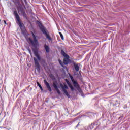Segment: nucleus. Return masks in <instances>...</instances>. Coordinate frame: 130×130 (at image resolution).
<instances>
[{
  "mask_svg": "<svg viewBox=\"0 0 130 130\" xmlns=\"http://www.w3.org/2000/svg\"><path fill=\"white\" fill-rule=\"evenodd\" d=\"M28 51H29V53L31 54V50L28 49Z\"/></svg>",
  "mask_w": 130,
  "mask_h": 130,
  "instance_id": "obj_23",
  "label": "nucleus"
},
{
  "mask_svg": "<svg viewBox=\"0 0 130 130\" xmlns=\"http://www.w3.org/2000/svg\"><path fill=\"white\" fill-rule=\"evenodd\" d=\"M44 47L45 48V50H46V52L48 53L49 52V46L46 45V44L44 45Z\"/></svg>",
  "mask_w": 130,
  "mask_h": 130,
  "instance_id": "obj_12",
  "label": "nucleus"
},
{
  "mask_svg": "<svg viewBox=\"0 0 130 130\" xmlns=\"http://www.w3.org/2000/svg\"><path fill=\"white\" fill-rule=\"evenodd\" d=\"M61 54L64 58L63 59V62L61 61V60H60V59H58V61L60 66H61V67H63L64 64H69V62L71 61V60H70V56H69V55L66 53L63 50H61Z\"/></svg>",
  "mask_w": 130,
  "mask_h": 130,
  "instance_id": "obj_1",
  "label": "nucleus"
},
{
  "mask_svg": "<svg viewBox=\"0 0 130 130\" xmlns=\"http://www.w3.org/2000/svg\"><path fill=\"white\" fill-rule=\"evenodd\" d=\"M96 124L95 123H92L89 125V128L90 130L94 129V126H95Z\"/></svg>",
  "mask_w": 130,
  "mask_h": 130,
  "instance_id": "obj_14",
  "label": "nucleus"
},
{
  "mask_svg": "<svg viewBox=\"0 0 130 130\" xmlns=\"http://www.w3.org/2000/svg\"><path fill=\"white\" fill-rule=\"evenodd\" d=\"M53 86L54 89L56 90L57 94H58V95H60L61 92H60V90H59V89H58V87L57 86V82L56 81L53 82Z\"/></svg>",
  "mask_w": 130,
  "mask_h": 130,
  "instance_id": "obj_6",
  "label": "nucleus"
},
{
  "mask_svg": "<svg viewBox=\"0 0 130 130\" xmlns=\"http://www.w3.org/2000/svg\"><path fill=\"white\" fill-rule=\"evenodd\" d=\"M74 64L75 71H76V72H79V71H80V67H79V64H75L74 63Z\"/></svg>",
  "mask_w": 130,
  "mask_h": 130,
  "instance_id": "obj_11",
  "label": "nucleus"
},
{
  "mask_svg": "<svg viewBox=\"0 0 130 130\" xmlns=\"http://www.w3.org/2000/svg\"><path fill=\"white\" fill-rule=\"evenodd\" d=\"M44 82L45 85L46 86L48 91H49V92H51L52 89H51V87H50V85H49V83L45 80H44Z\"/></svg>",
  "mask_w": 130,
  "mask_h": 130,
  "instance_id": "obj_8",
  "label": "nucleus"
},
{
  "mask_svg": "<svg viewBox=\"0 0 130 130\" xmlns=\"http://www.w3.org/2000/svg\"><path fill=\"white\" fill-rule=\"evenodd\" d=\"M34 53L35 56L38 59V60H41V57H40L39 54H38V52H37V51L34 50Z\"/></svg>",
  "mask_w": 130,
  "mask_h": 130,
  "instance_id": "obj_9",
  "label": "nucleus"
},
{
  "mask_svg": "<svg viewBox=\"0 0 130 130\" xmlns=\"http://www.w3.org/2000/svg\"><path fill=\"white\" fill-rule=\"evenodd\" d=\"M39 88H40L41 91H43V88H42V86H41L39 87Z\"/></svg>",
  "mask_w": 130,
  "mask_h": 130,
  "instance_id": "obj_21",
  "label": "nucleus"
},
{
  "mask_svg": "<svg viewBox=\"0 0 130 130\" xmlns=\"http://www.w3.org/2000/svg\"><path fill=\"white\" fill-rule=\"evenodd\" d=\"M70 79H71V80L72 83H74V82H75V81H75V80H74V77H73V76H70Z\"/></svg>",
  "mask_w": 130,
  "mask_h": 130,
  "instance_id": "obj_17",
  "label": "nucleus"
},
{
  "mask_svg": "<svg viewBox=\"0 0 130 130\" xmlns=\"http://www.w3.org/2000/svg\"><path fill=\"white\" fill-rule=\"evenodd\" d=\"M22 15L24 18H27V14H26V12H25V11L22 12Z\"/></svg>",
  "mask_w": 130,
  "mask_h": 130,
  "instance_id": "obj_16",
  "label": "nucleus"
},
{
  "mask_svg": "<svg viewBox=\"0 0 130 130\" xmlns=\"http://www.w3.org/2000/svg\"><path fill=\"white\" fill-rule=\"evenodd\" d=\"M73 84L75 88H77V89H80V85L77 82V81H74L73 82Z\"/></svg>",
  "mask_w": 130,
  "mask_h": 130,
  "instance_id": "obj_10",
  "label": "nucleus"
},
{
  "mask_svg": "<svg viewBox=\"0 0 130 130\" xmlns=\"http://www.w3.org/2000/svg\"><path fill=\"white\" fill-rule=\"evenodd\" d=\"M13 15H14L15 18L17 21V24L19 26V28L21 29V30H23L24 25V24L22 23V20H21V18H20V16L18 14V12H17V10H15L13 12Z\"/></svg>",
  "mask_w": 130,
  "mask_h": 130,
  "instance_id": "obj_4",
  "label": "nucleus"
},
{
  "mask_svg": "<svg viewBox=\"0 0 130 130\" xmlns=\"http://www.w3.org/2000/svg\"><path fill=\"white\" fill-rule=\"evenodd\" d=\"M67 83L69 87L70 88L71 91H74L75 89L74 88V87L73 86V85H72V84H71V83L69 82V81L67 82Z\"/></svg>",
  "mask_w": 130,
  "mask_h": 130,
  "instance_id": "obj_13",
  "label": "nucleus"
},
{
  "mask_svg": "<svg viewBox=\"0 0 130 130\" xmlns=\"http://www.w3.org/2000/svg\"><path fill=\"white\" fill-rule=\"evenodd\" d=\"M80 126V122L78 123V124L76 126L75 128H78Z\"/></svg>",
  "mask_w": 130,
  "mask_h": 130,
  "instance_id": "obj_19",
  "label": "nucleus"
},
{
  "mask_svg": "<svg viewBox=\"0 0 130 130\" xmlns=\"http://www.w3.org/2000/svg\"><path fill=\"white\" fill-rule=\"evenodd\" d=\"M51 76H53V75H50L51 78Z\"/></svg>",
  "mask_w": 130,
  "mask_h": 130,
  "instance_id": "obj_24",
  "label": "nucleus"
},
{
  "mask_svg": "<svg viewBox=\"0 0 130 130\" xmlns=\"http://www.w3.org/2000/svg\"><path fill=\"white\" fill-rule=\"evenodd\" d=\"M0 22H1V19H0Z\"/></svg>",
  "mask_w": 130,
  "mask_h": 130,
  "instance_id": "obj_26",
  "label": "nucleus"
},
{
  "mask_svg": "<svg viewBox=\"0 0 130 130\" xmlns=\"http://www.w3.org/2000/svg\"><path fill=\"white\" fill-rule=\"evenodd\" d=\"M60 86L65 95L67 96L68 98H70V94H69V92H68V91L67 90V89H69V87H68L67 84L64 83H63V84H62V83H60Z\"/></svg>",
  "mask_w": 130,
  "mask_h": 130,
  "instance_id": "obj_5",
  "label": "nucleus"
},
{
  "mask_svg": "<svg viewBox=\"0 0 130 130\" xmlns=\"http://www.w3.org/2000/svg\"><path fill=\"white\" fill-rule=\"evenodd\" d=\"M2 122V121H0V123Z\"/></svg>",
  "mask_w": 130,
  "mask_h": 130,
  "instance_id": "obj_25",
  "label": "nucleus"
},
{
  "mask_svg": "<svg viewBox=\"0 0 130 130\" xmlns=\"http://www.w3.org/2000/svg\"><path fill=\"white\" fill-rule=\"evenodd\" d=\"M59 34L61 37V39L62 40H64V38H63V35H62V34L60 32H59Z\"/></svg>",
  "mask_w": 130,
  "mask_h": 130,
  "instance_id": "obj_15",
  "label": "nucleus"
},
{
  "mask_svg": "<svg viewBox=\"0 0 130 130\" xmlns=\"http://www.w3.org/2000/svg\"><path fill=\"white\" fill-rule=\"evenodd\" d=\"M34 60L36 68H37L38 70H40V65L39 64V62H38V60L35 57L34 58Z\"/></svg>",
  "mask_w": 130,
  "mask_h": 130,
  "instance_id": "obj_7",
  "label": "nucleus"
},
{
  "mask_svg": "<svg viewBox=\"0 0 130 130\" xmlns=\"http://www.w3.org/2000/svg\"><path fill=\"white\" fill-rule=\"evenodd\" d=\"M37 84L38 87H41V85H40V83H39V82H37Z\"/></svg>",
  "mask_w": 130,
  "mask_h": 130,
  "instance_id": "obj_18",
  "label": "nucleus"
},
{
  "mask_svg": "<svg viewBox=\"0 0 130 130\" xmlns=\"http://www.w3.org/2000/svg\"><path fill=\"white\" fill-rule=\"evenodd\" d=\"M31 34L34 40H32V38H28L26 40L29 44H31L33 47H37V45H38V40H37V36L33 32H31Z\"/></svg>",
  "mask_w": 130,
  "mask_h": 130,
  "instance_id": "obj_2",
  "label": "nucleus"
},
{
  "mask_svg": "<svg viewBox=\"0 0 130 130\" xmlns=\"http://www.w3.org/2000/svg\"><path fill=\"white\" fill-rule=\"evenodd\" d=\"M4 22L5 25H7V21H6V20H4Z\"/></svg>",
  "mask_w": 130,
  "mask_h": 130,
  "instance_id": "obj_22",
  "label": "nucleus"
},
{
  "mask_svg": "<svg viewBox=\"0 0 130 130\" xmlns=\"http://www.w3.org/2000/svg\"><path fill=\"white\" fill-rule=\"evenodd\" d=\"M39 28L40 30H41V32H42L43 34L45 35L46 38L48 39V41H52V39H51V37H50V36L48 34H47V32H46V28L42 25V23L39 21L37 22Z\"/></svg>",
  "mask_w": 130,
  "mask_h": 130,
  "instance_id": "obj_3",
  "label": "nucleus"
},
{
  "mask_svg": "<svg viewBox=\"0 0 130 130\" xmlns=\"http://www.w3.org/2000/svg\"><path fill=\"white\" fill-rule=\"evenodd\" d=\"M39 88H40L41 91H43V88H42V86H41L39 87Z\"/></svg>",
  "mask_w": 130,
  "mask_h": 130,
  "instance_id": "obj_20",
  "label": "nucleus"
}]
</instances>
